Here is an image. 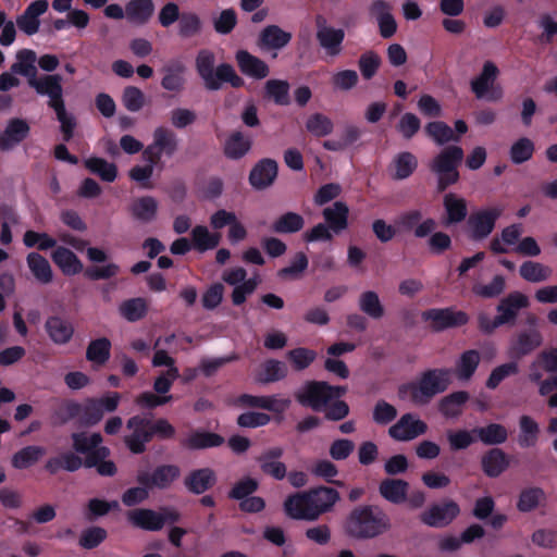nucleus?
<instances>
[{
  "label": "nucleus",
  "mask_w": 557,
  "mask_h": 557,
  "mask_svg": "<svg viewBox=\"0 0 557 557\" xmlns=\"http://www.w3.org/2000/svg\"><path fill=\"white\" fill-rule=\"evenodd\" d=\"M346 393V387L331 386L325 382H309L297 393L296 399L315 411L325 410L329 420H342L349 413L348 405L338 400Z\"/></svg>",
  "instance_id": "1"
},
{
  "label": "nucleus",
  "mask_w": 557,
  "mask_h": 557,
  "mask_svg": "<svg viewBox=\"0 0 557 557\" xmlns=\"http://www.w3.org/2000/svg\"><path fill=\"white\" fill-rule=\"evenodd\" d=\"M338 500L339 494L336 490L318 487L287 497L284 502V510L292 519L314 521L332 510Z\"/></svg>",
  "instance_id": "2"
},
{
  "label": "nucleus",
  "mask_w": 557,
  "mask_h": 557,
  "mask_svg": "<svg viewBox=\"0 0 557 557\" xmlns=\"http://www.w3.org/2000/svg\"><path fill=\"white\" fill-rule=\"evenodd\" d=\"M450 382V370H430L424 372L418 381L401 385L398 396L400 399L411 401L414 405H425L432 397L444 392Z\"/></svg>",
  "instance_id": "3"
},
{
  "label": "nucleus",
  "mask_w": 557,
  "mask_h": 557,
  "mask_svg": "<svg viewBox=\"0 0 557 557\" xmlns=\"http://www.w3.org/2000/svg\"><path fill=\"white\" fill-rule=\"evenodd\" d=\"M214 53L207 49L200 50L196 57V70L207 89L218 90L223 83H230L235 88L244 86V79L232 65L223 63L214 69Z\"/></svg>",
  "instance_id": "4"
},
{
  "label": "nucleus",
  "mask_w": 557,
  "mask_h": 557,
  "mask_svg": "<svg viewBox=\"0 0 557 557\" xmlns=\"http://www.w3.org/2000/svg\"><path fill=\"white\" fill-rule=\"evenodd\" d=\"M389 519L377 507H360L355 509L347 519L346 530L355 537H374L387 531Z\"/></svg>",
  "instance_id": "5"
},
{
  "label": "nucleus",
  "mask_w": 557,
  "mask_h": 557,
  "mask_svg": "<svg viewBox=\"0 0 557 557\" xmlns=\"http://www.w3.org/2000/svg\"><path fill=\"white\" fill-rule=\"evenodd\" d=\"M463 159V150L458 146L443 149L430 163L431 171L437 177V188L445 190L459 178L458 165Z\"/></svg>",
  "instance_id": "6"
},
{
  "label": "nucleus",
  "mask_w": 557,
  "mask_h": 557,
  "mask_svg": "<svg viewBox=\"0 0 557 557\" xmlns=\"http://www.w3.org/2000/svg\"><path fill=\"white\" fill-rule=\"evenodd\" d=\"M128 521L134 525L147 531H158L168 522H175L180 519V513L169 507H163L159 511L151 509H135L127 513Z\"/></svg>",
  "instance_id": "7"
},
{
  "label": "nucleus",
  "mask_w": 557,
  "mask_h": 557,
  "mask_svg": "<svg viewBox=\"0 0 557 557\" xmlns=\"http://www.w3.org/2000/svg\"><path fill=\"white\" fill-rule=\"evenodd\" d=\"M498 69L493 62H485L481 74L471 82V89L476 98L487 101H498L503 97V89L495 84Z\"/></svg>",
  "instance_id": "8"
},
{
  "label": "nucleus",
  "mask_w": 557,
  "mask_h": 557,
  "mask_svg": "<svg viewBox=\"0 0 557 557\" xmlns=\"http://www.w3.org/2000/svg\"><path fill=\"white\" fill-rule=\"evenodd\" d=\"M178 140L175 133L166 127L159 126L153 131V141L144 150V157L157 163L162 156L171 157L177 150Z\"/></svg>",
  "instance_id": "9"
},
{
  "label": "nucleus",
  "mask_w": 557,
  "mask_h": 557,
  "mask_svg": "<svg viewBox=\"0 0 557 557\" xmlns=\"http://www.w3.org/2000/svg\"><path fill=\"white\" fill-rule=\"evenodd\" d=\"M315 25L317 39L326 54L331 57L341 54L343 50L342 45L345 38L344 29L329 25L325 17L322 15L317 16Z\"/></svg>",
  "instance_id": "10"
},
{
  "label": "nucleus",
  "mask_w": 557,
  "mask_h": 557,
  "mask_svg": "<svg viewBox=\"0 0 557 557\" xmlns=\"http://www.w3.org/2000/svg\"><path fill=\"white\" fill-rule=\"evenodd\" d=\"M422 319L434 331L461 326L469 320L466 312L451 308L430 309L422 313Z\"/></svg>",
  "instance_id": "11"
},
{
  "label": "nucleus",
  "mask_w": 557,
  "mask_h": 557,
  "mask_svg": "<svg viewBox=\"0 0 557 557\" xmlns=\"http://www.w3.org/2000/svg\"><path fill=\"white\" fill-rule=\"evenodd\" d=\"M503 208L499 206L474 212L468 220V227L471 237L482 239L488 236L494 230L496 220L500 216Z\"/></svg>",
  "instance_id": "12"
},
{
  "label": "nucleus",
  "mask_w": 557,
  "mask_h": 557,
  "mask_svg": "<svg viewBox=\"0 0 557 557\" xmlns=\"http://www.w3.org/2000/svg\"><path fill=\"white\" fill-rule=\"evenodd\" d=\"M529 305V299L521 293H512L500 301L497 307L498 315L493 320L492 325H485L482 321L483 327L487 333L493 332L499 325H503L517 315L519 309L525 308Z\"/></svg>",
  "instance_id": "13"
},
{
  "label": "nucleus",
  "mask_w": 557,
  "mask_h": 557,
  "mask_svg": "<svg viewBox=\"0 0 557 557\" xmlns=\"http://www.w3.org/2000/svg\"><path fill=\"white\" fill-rule=\"evenodd\" d=\"M428 425L424 421L411 413H406L393 424L388 434L392 438L399 442H407L424 434Z\"/></svg>",
  "instance_id": "14"
},
{
  "label": "nucleus",
  "mask_w": 557,
  "mask_h": 557,
  "mask_svg": "<svg viewBox=\"0 0 557 557\" xmlns=\"http://www.w3.org/2000/svg\"><path fill=\"white\" fill-rule=\"evenodd\" d=\"M127 430L129 434L125 436V444L134 454L143 453L146 443L152 438L150 421L138 416L133 417L127 421Z\"/></svg>",
  "instance_id": "15"
},
{
  "label": "nucleus",
  "mask_w": 557,
  "mask_h": 557,
  "mask_svg": "<svg viewBox=\"0 0 557 557\" xmlns=\"http://www.w3.org/2000/svg\"><path fill=\"white\" fill-rule=\"evenodd\" d=\"M460 512L459 506L453 500L433 505L421 513L423 523L433 528H443L449 524Z\"/></svg>",
  "instance_id": "16"
},
{
  "label": "nucleus",
  "mask_w": 557,
  "mask_h": 557,
  "mask_svg": "<svg viewBox=\"0 0 557 557\" xmlns=\"http://www.w3.org/2000/svg\"><path fill=\"white\" fill-rule=\"evenodd\" d=\"M28 84L35 88L37 94L49 97V106L52 109L64 104L60 75L32 77L28 79Z\"/></svg>",
  "instance_id": "17"
},
{
  "label": "nucleus",
  "mask_w": 557,
  "mask_h": 557,
  "mask_svg": "<svg viewBox=\"0 0 557 557\" xmlns=\"http://www.w3.org/2000/svg\"><path fill=\"white\" fill-rule=\"evenodd\" d=\"M181 474L180 468L174 465H164L158 467L149 476L147 472H139L137 481L149 487L166 488L169 487Z\"/></svg>",
  "instance_id": "18"
},
{
  "label": "nucleus",
  "mask_w": 557,
  "mask_h": 557,
  "mask_svg": "<svg viewBox=\"0 0 557 557\" xmlns=\"http://www.w3.org/2000/svg\"><path fill=\"white\" fill-rule=\"evenodd\" d=\"M545 370L541 362L534 359L529 367L528 377L531 382L539 385V393L541 396L549 395L554 389H557V375L543 380ZM549 407H557V392L548 398Z\"/></svg>",
  "instance_id": "19"
},
{
  "label": "nucleus",
  "mask_w": 557,
  "mask_h": 557,
  "mask_svg": "<svg viewBox=\"0 0 557 557\" xmlns=\"http://www.w3.org/2000/svg\"><path fill=\"white\" fill-rule=\"evenodd\" d=\"M235 60L240 72L255 79H263L269 73L268 64L246 50H238Z\"/></svg>",
  "instance_id": "20"
},
{
  "label": "nucleus",
  "mask_w": 557,
  "mask_h": 557,
  "mask_svg": "<svg viewBox=\"0 0 557 557\" xmlns=\"http://www.w3.org/2000/svg\"><path fill=\"white\" fill-rule=\"evenodd\" d=\"M48 7L49 3L47 0H36L32 2L24 13L16 18V25L27 35L36 34L40 25L39 16L48 10Z\"/></svg>",
  "instance_id": "21"
},
{
  "label": "nucleus",
  "mask_w": 557,
  "mask_h": 557,
  "mask_svg": "<svg viewBox=\"0 0 557 557\" xmlns=\"http://www.w3.org/2000/svg\"><path fill=\"white\" fill-rule=\"evenodd\" d=\"M542 344V335L536 330L520 333L511 341L508 347V356L512 359H520L529 355Z\"/></svg>",
  "instance_id": "22"
},
{
  "label": "nucleus",
  "mask_w": 557,
  "mask_h": 557,
  "mask_svg": "<svg viewBox=\"0 0 557 557\" xmlns=\"http://www.w3.org/2000/svg\"><path fill=\"white\" fill-rule=\"evenodd\" d=\"M120 399L117 393H108L101 398L89 400L85 408L86 422L95 424L100 421L104 412H112L117 408Z\"/></svg>",
  "instance_id": "23"
},
{
  "label": "nucleus",
  "mask_w": 557,
  "mask_h": 557,
  "mask_svg": "<svg viewBox=\"0 0 557 557\" xmlns=\"http://www.w3.org/2000/svg\"><path fill=\"white\" fill-rule=\"evenodd\" d=\"M277 175L276 162L270 159L260 161L250 172V184L257 189L270 186Z\"/></svg>",
  "instance_id": "24"
},
{
  "label": "nucleus",
  "mask_w": 557,
  "mask_h": 557,
  "mask_svg": "<svg viewBox=\"0 0 557 557\" xmlns=\"http://www.w3.org/2000/svg\"><path fill=\"white\" fill-rule=\"evenodd\" d=\"M28 124L21 119L9 122L7 128L0 136V149L8 150L21 143L28 134Z\"/></svg>",
  "instance_id": "25"
},
{
  "label": "nucleus",
  "mask_w": 557,
  "mask_h": 557,
  "mask_svg": "<svg viewBox=\"0 0 557 557\" xmlns=\"http://www.w3.org/2000/svg\"><path fill=\"white\" fill-rule=\"evenodd\" d=\"M129 211L135 220L147 223L154 220L157 216L158 202L150 196L139 197L134 199Z\"/></svg>",
  "instance_id": "26"
},
{
  "label": "nucleus",
  "mask_w": 557,
  "mask_h": 557,
  "mask_svg": "<svg viewBox=\"0 0 557 557\" xmlns=\"http://www.w3.org/2000/svg\"><path fill=\"white\" fill-rule=\"evenodd\" d=\"M154 5L152 0H131L126 3V18L135 24H145L152 16Z\"/></svg>",
  "instance_id": "27"
},
{
  "label": "nucleus",
  "mask_w": 557,
  "mask_h": 557,
  "mask_svg": "<svg viewBox=\"0 0 557 557\" xmlns=\"http://www.w3.org/2000/svg\"><path fill=\"white\" fill-rule=\"evenodd\" d=\"M52 260L65 275H75L83 270L79 259L64 247H58L53 251Z\"/></svg>",
  "instance_id": "28"
},
{
  "label": "nucleus",
  "mask_w": 557,
  "mask_h": 557,
  "mask_svg": "<svg viewBox=\"0 0 557 557\" xmlns=\"http://www.w3.org/2000/svg\"><path fill=\"white\" fill-rule=\"evenodd\" d=\"M185 66L182 63H173L163 69L161 86L169 91L181 92L185 85Z\"/></svg>",
  "instance_id": "29"
},
{
  "label": "nucleus",
  "mask_w": 557,
  "mask_h": 557,
  "mask_svg": "<svg viewBox=\"0 0 557 557\" xmlns=\"http://www.w3.org/2000/svg\"><path fill=\"white\" fill-rule=\"evenodd\" d=\"M26 262L32 274L39 283L48 284L52 281V269L45 257L37 252H30L26 258Z\"/></svg>",
  "instance_id": "30"
},
{
  "label": "nucleus",
  "mask_w": 557,
  "mask_h": 557,
  "mask_svg": "<svg viewBox=\"0 0 557 557\" xmlns=\"http://www.w3.org/2000/svg\"><path fill=\"white\" fill-rule=\"evenodd\" d=\"M46 330L55 344L67 343L73 335L72 324L59 317H51L46 322Z\"/></svg>",
  "instance_id": "31"
},
{
  "label": "nucleus",
  "mask_w": 557,
  "mask_h": 557,
  "mask_svg": "<svg viewBox=\"0 0 557 557\" xmlns=\"http://www.w3.org/2000/svg\"><path fill=\"white\" fill-rule=\"evenodd\" d=\"M46 455V449L41 446H26L12 456V466L15 469L23 470L34 466Z\"/></svg>",
  "instance_id": "32"
},
{
  "label": "nucleus",
  "mask_w": 557,
  "mask_h": 557,
  "mask_svg": "<svg viewBox=\"0 0 557 557\" xmlns=\"http://www.w3.org/2000/svg\"><path fill=\"white\" fill-rule=\"evenodd\" d=\"M408 483L403 480L387 479L380 484L381 495L388 502L400 504L406 500Z\"/></svg>",
  "instance_id": "33"
},
{
  "label": "nucleus",
  "mask_w": 557,
  "mask_h": 557,
  "mask_svg": "<svg viewBox=\"0 0 557 557\" xmlns=\"http://www.w3.org/2000/svg\"><path fill=\"white\" fill-rule=\"evenodd\" d=\"M359 309L372 319H381L384 313V306L377 295L373 290H366L360 294L358 300Z\"/></svg>",
  "instance_id": "34"
},
{
  "label": "nucleus",
  "mask_w": 557,
  "mask_h": 557,
  "mask_svg": "<svg viewBox=\"0 0 557 557\" xmlns=\"http://www.w3.org/2000/svg\"><path fill=\"white\" fill-rule=\"evenodd\" d=\"M290 38L289 33L277 26H269L261 33L260 47L262 49H281L289 42Z\"/></svg>",
  "instance_id": "35"
},
{
  "label": "nucleus",
  "mask_w": 557,
  "mask_h": 557,
  "mask_svg": "<svg viewBox=\"0 0 557 557\" xmlns=\"http://www.w3.org/2000/svg\"><path fill=\"white\" fill-rule=\"evenodd\" d=\"M88 171L98 175L104 182H113L117 175V169L114 163L98 157H90L84 161Z\"/></svg>",
  "instance_id": "36"
},
{
  "label": "nucleus",
  "mask_w": 557,
  "mask_h": 557,
  "mask_svg": "<svg viewBox=\"0 0 557 557\" xmlns=\"http://www.w3.org/2000/svg\"><path fill=\"white\" fill-rule=\"evenodd\" d=\"M444 208L448 224L461 222L467 215V201L455 194H447L444 197Z\"/></svg>",
  "instance_id": "37"
},
{
  "label": "nucleus",
  "mask_w": 557,
  "mask_h": 557,
  "mask_svg": "<svg viewBox=\"0 0 557 557\" xmlns=\"http://www.w3.org/2000/svg\"><path fill=\"white\" fill-rule=\"evenodd\" d=\"M323 215L330 228L339 232L347 226L348 207L342 201H336L332 207L324 209Z\"/></svg>",
  "instance_id": "38"
},
{
  "label": "nucleus",
  "mask_w": 557,
  "mask_h": 557,
  "mask_svg": "<svg viewBox=\"0 0 557 557\" xmlns=\"http://www.w3.org/2000/svg\"><path fill=\"white\" fill-rule=\"evenodd\" d=\"M480 363V354L476 350L465 351L456 363L455 373L461 381H468Z\"/></svg>",
  "instance_id": "39"
},
{
  "label": "nucleus",
  "mask_w": 557,
  "mask_h": 557,
  "mask_svg": "<svg viewBox=\"0 0 557 557\" xmlns=\"http://www.w3.org/2000/svg\"><path fill=\"white\" fill-rule=\"evenodd\" d=\"M519 445L522 447H532L536 444L540 433L537 422L530 416H521L519 420Z\"/></svg>",
  "instance_id": "40"
},
{
  "label": "nucleus",
  "mask_w": 557,
  "mask_h": 557,
  "mask_svg": "<svg viewBox=\"0 0 557 557\" xmlns=\"http://www.w3.org/2000/svg\"><path fill=\"white\" fill-rule=\"evenodd\" d=\"M73 446L77 453L84 454L86 458L95 455L97 448H100L102 437L99 433H75L72 436Z\"/></svg>",
  "instance_id": "41"
},
{
  "label": "nucleus",
  "mask_w": 557,
  "mask_h": 557,
  "mask_svg": "<svg viewBox=\"0 0 557 557\" xmlns=\"http://www.w3.org/2000/svg\"><path fill=\"white\" fill-rule=\"evenodd\" d=\"M520 275L523 280L531 283L547 281L552 276V269L535 261H525L520 267Z\"/></svg>",
  "instance_id": "42"
},
{
  "label": "nucleus",
  "mask_w": 557,
  "mask_h": 557,
  "mask_svg": "<svg viewBox=\"0 0 557 557\" xmlns=\"http://www.w3.org/2000/svg\"><path fill=\"white\" fill-rule=\"evenodd\" d=\"M250 147V138L239 132H235L226 139L224 152L228 158L239 159L249 151Z\"/></svg>",
  "instance_id": "43"
},
{
  "label": "nucleus",
  "mask_w": 557,
  "mask_h": 557,
  "mask_svg": "<svg viewBox=\"0 0 557 557\" xmlns=\"http://www.w3.org/2000/svg\"><path fill=\"white\" fill-rule=\"evenodd\" d=\"M111 342L106 338L91 341L87 347L86 358L96 366H103L110 358Z\"/></svg>",
  "instance_id": "44"
},
{
  "label": "nucleus",
  "mask_w": 557,
  "mask_h": 557,
  "mask_svg": "<svg viewBox=\"0 0 557 557\" xmlns=\"http://www.w3.org/2000/svg\"><path fill=\"white\" fill-rule=\"evenodd\" d=\"M215 481L212 470L205 468L191 472L186 479V486L194 493L200 494L207 491Z\"/></svg>",
  "instance_id": "45"
},
{
  "label": "nucleus",
  "mask_w": 557,
  "mask_h": 557,
  "mask_svg": "<svg viewBox=\"0 0 557 557\" xmlns=\"http://www.w3.org/2000/svg\"><path fill=\"white\" fill-rule=\"evenodd\" d=\"M424 131L426 135L437 145H445L449 141L459 140V136L455 135L451 127L441 121L426 124Z\"/></svg>",
  "instance_id": "46"
},
{
  "label": "nucleus",
  "mask_w": 557,
  "mask_h": 557,
  "mask_svg": "<svg viewBox=\"0 0 557 557\" xmlns=\"http://www.w3.org/2000/svg\"><path fill=\"white\" fill-rule=\"evenodd\" d=\"M35 62L36 53L34 51L27 49L21 50L16 54V61L11 66V71L30 79L32 77H36Z\"/></svg>",
  "instance_id": "47"
},
{
  "label": "nucleus",
  "mask_w": 557,
  "mask_h": 557,
  "mask_svg": "<svg viewBox=\"0 0 557 557\" xmlns=\"http://www.w3.org/2000/svg\"><path fill=\"white\" fill-rule=\"evenodd\" d=\"M507 466L506 455L500 449H492L482 458L483 471L488 476H498Z\"/></svg>",
  "instance_id": "48"
},
{
  "label": "nucleus",
  "mask_w": 557,
  "mask_h": 557,
  "mask_svg": "<svg viewBox=\"0 0 557 557\" xmlns=\"http://www.w3.org/2000/svg\"><path fill=\"white\" fill-rule=\"evenodd\" d=\"M223 443V438L214 433L194 432L183 442V445L190 449L215 447Z\"/></svg>",
  "instance_id": "49"
},
{
  "label": "nucleus",
  "mask_w": 557,
  "mask_h": 557,
  "mask_svg": "<svg viewBox=\"0 0 557 557\" xmlns=\"http://www.w3.org/2000/svg\"><path fill=\"white\" fill-rule=\"evenodd\" d=\"M469 395L466 392H456L444 397L440 403V411L447 418H455L462 411Z\"/></svg>",
  "instance_id": "50"
},
{
  "label": "nucleus",
  "mask_w": 557,
  "mask_h": 557,
  "mask_svg": "<svg viewBox=\"0 0 557 557\" xmlns=\"http://www.w3.org/2000/svg\"><path fill=\"white\" fill-rule=\"evenodd\" d=\"M191 236L194 246L201 251L215 248L221 240L219 233H211L206 226H196Z\"/></svg>",
  "instance_id": "51"
},
{
  "label": "nucleus",
  "mask_w": 557,
  "mask_h": 557,
  "mask_svg": "<svg viewBox=\"0 0 557 557\" xmlns=\"http://www.w3.org/2000/svg\"><path fill=\"white\" fill-rule=\"evenodd\" d=\"M109 455V449L107 447L97 448L95 455L89 456L85 460L86 467H96L97 471L101 475H113L116 471V468L112 461L104 460Z\"/></svg>",
  "instance_id": "52"
},
{
  "label": "nucleus",
  "mask_w": 557,
  "mask_h": 557,
  "mask_svg": "<svg viewBox=\"0 0 557 557\" xmlns=\"http://www.w3.org/2000/svg\"><path fill=\"white\" fill-rule=\"evenodd\" d=\"M119 311L127 321H138L147 313V302L144 298L128 299L120 305Z\"/></svg>",
  "instance_id": "53"
},
{
  "label": "nucleus",
  "mask_w": 557,
  "mask_h": 557,
  "mask_svg": "<svg viewBox=\"0 0 557 557\" xmlns=\"http://www.w3.org/2000/svg\"><path fill=\"white\" fill-rule=\"evenodd\" d=\"M394 165V177L397 180H404L409 177L418 165L417 158L410 152L399 153L393 162Z\"/></svg>",
  "instance_id": "54"
},
{
  "label": "nucleus",
  "mask_w": 557,
  "mask_h": 557,
  "mask_svg": "<svg viewBox=\"0 0 557 557\" xmlns=\"http://www.w3.org/2000/svg\"><path fill=\"white\" fill-rule=\"evenodd\" d=\"M545 500V493L537 487L527 488L521 492L517 507L522 512H529L537 508Z\"/></svg>",
  "instance_id": "55"
},
{
  "label": "nucleus",
  "mask_w": 557,
  "mask_h": 557,
  "mask_svg": "<svg viewBox=\"0 0 557 557\" xmlns=\"http://www.w3.org/2000/svg\"><path fill=\"white\" fill-rule=\"evenodd\" d=\"M476 433L478 437L484 443L488 445H495L504 443L507 440L508 433L507 430L497 423L488 424L484 428H479L473 431Z\"/></svg>",
  "instance_id": "56"
},
{
  "label": "nucleus",
  "mask_w": 557,
  "mask_h": 557,
  "mask_svg": "<svg viewBox=\"0 0 557 557\" xmlns=\"http://www.w3.org/2000/svg\"><path fill=\"white\" fill-rule=\"evenodd\" d=\"M281 454L282 450L280 448H275L261 458V468L263 472L275 479H283L286 474L284 463L277 460Z\"/></svg>",
  "instance_id": "57"
},
{
  "label": "nucleus",
  "mask_w": 557,
  "mask_h": 557,
  "mask_svg": "<svg viewBox=\"0 0 557 557\" xmlns=\"http://www.w3.org/2000/svg\"><path fill=\"white\" fill-rule=\"evenodd\" d=\"M82 465V459L78 456L72 453H66L61 455L60 457L51 458L50 460H48L46 468L50 472L54 473L60 469L75 471L79 469Z\"/></svg>",
  "instance_id": "58"
},
{
  "label": "nucleus",
  "mask_w": 557,
  "mask_h": 557,
  "mask_svg": "<svg viewBox=\"0 0 557 557\" xmlns=\"http://www.w3.org/2000/svg\"><path fill=\"white\" fill-rule=\"evenodd\" d=\"M265 91L269 98L275 103L285 106L289 103V85L286 81L270 79L265 84Z\"/></svg>",
  "instance_id": "59"
},
{
  "label": "nucleus",
  "mask_w": 557,
  "mask_h": 557,
  "mask_svg": "<svg viewBox=\"0 0 557 557\" xmlns=\"http://www.w3.org/2000/svg\"><path fill=\"white\" fill-rule=\"evenodd\" d=\"M201 30L200 17L194 12H184L178 21V34L183 38L196 36Z\"/></svg>",
  "instance_id": "60"
},
{
  "label": "nucleus",
  "mask_w": 557,
  "mask_h": 557,
  "mask_svg": "<svg viewBox=\"0 0 557 557\" xmlns=\"http://www.w3.org/2000/svg\"><path fill=\"white\" fill-rule=\"evenodd\" d=\"M304 226V219L301 215L287 212L280 216L273 224V231L276 233H295Z\"/></svg>",
  "instance_id": "61"
},
{
  "label": "nucleus",
  "mask_w": 557,
  "mask_h": 557,
  "mask_svg": "<svg viewBox=\"0 0 557 557\" xmlns=\"http://www.w3.org/2000/svg\"><path fill=\"white\" fill-rule=\"evenodd\" d=\"M306 128L312 135L323 137L333 131V123L327 116L315 113L308 117Z\"/></svg>",
  "instance_id": "62"
},
{
  "label": "nucleus",
  "mask_w": 557,
  "mask_h": 557,
  "mask_svg": "<svg viewBox=\"0 0 557 557\" xmlns=\"http://www.w3.org/2000/svg\"><path fill=\"white\" fill-rule=\"evenodd\" d=\"M519 372V366L516 361L507 362L496 367L490 374L486 386L488 388H496L502 381L510 375H515Z\"/></svg>",
  "instance_id": "63"
},
{
  "label": "nucleus",
  "mask_w": 557,
  "mask_h": 557,
  "mask_svg": "<svg viewBox=\"0 0 557 557\" xmlns=\"http://www.w3.org/2000/svg\"><path fill=\"white\" fill-rule=\"evenodd\" d=\"M293 368L297 371L308 368L317 358L315 351L308 348H296L287 354Z\"/></svg>",
  "instance_id": "64"
}]
</instances>
